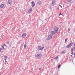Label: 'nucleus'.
<instances>
[{"instance_id":"f257e3e1","label":"nucleus","mask_w":75,"mask_h":75,"mask_svg":"<svg viewBox=\"0 0 75 75\" xmlns=\"http://www.w3.org/2000/svg\"><path fill=\"white\" fill-rule=\"evenodd\" d=\"M52 35L51 34H50L49 35L48 38H47V40H51L52 38Z\"/></svg>"},{"instance_id":"f03ea898","label":"nucleus","mask_w":75,"mask_h":75,"mask_svg":"<svg viewBox=\"0 0 75 75\" xmlns=\"http://www.w3.org/2000/svg\"><path fill=\"white\" fill-rule=\"evenodd\" d=\"M27 34H26V33H24L22 34V35L21 36V37L23 38H24L26 36Z\"/></svg>"},{"instance_id":"7ed1b4c3","label":"nucleus","mask_w":75,"mask_h":75,"mask_svg":"<svg viewBox=\"0 0 75 75\" xmlns=\"http://www.w3.org/2000/svg\"><path fill=\"white\" fill-rule=\"evenodd\" d=\"M73 44V43L71 42L68 45L66 46V48H70V47H71V46Z\"/></svg>"},{"instance_id":"20e7f679","label":"nucleus","mask_w":75,"mask_h":75,"mask_svg":"<svg viewBox=\"0 0 75 75\" xmlns=\"http://www.w3.org/2000/svg\"><path fill=\"white\" fill-rule=\"evenodd\" d=\"M59 29V28H56L54 29V32L55 33H58V31Z\"/></svg>"},{"instance_id":"39448f33","label":"nucleus","mask_w":75,"mask_h":75,"mask_svg":"<svg viewBox=\"0 0 75 75\" xmlns=\"http://www.w3.org/2000/svg\"><path fill=\"white\" fill-rule=\"evenodd\" d=\"M38 49L39 50H42L44 49V47H41V46H38Z\"/></svg>"},{"instance_id":"423d86ee","label":"nucleus","mask_w":75,"mask_h":75,"mask_svg":"<svg viewBox=\"0 0 75 75\" xmlns=\"http://www.w3.org/2000/svg\"><path fill=\"white\" fill-rule=\"evenodd\" d=\"M52 5L53 6H55V0H53L52 2Z\"/></svg>"},{"instance_id":"0eeeda50","label":"nucleus","mask_w":75,"mask_h":75,"mask_svg":"<svg viewBox=\"0 0 75 75\" xmlns=\"http://www.w3.org/2000/svg\"><path fill=\"white\" fill-rule=\"evenodd\" d=\"M42 55L40 54H37L36 57L37 58H41Z\"/></svg>"},{"instance_id":"6e6552de","label":"nucleus","mask_w":75,"mask_h":75,"mask_svg":"<svg viewBox=\"0 0 75 75\" xmlns=\"http://www.w3.org/2000/svg\"><path fill=\"white\" fill-rule=\"evenodd\" d=\"M4 7V4H2L0 5V8H3Z\"/></svg>"},{"instance_id":"1a4fd4ad","label":"nucleus","mask_w":75,"mask_h":75,"mask_svg":"<svg viewBox=\"0 0 75 75\" xmlns=\"http://www.w3.org/2000/svg\"><path fill=\"white\" fill-rule=\"evenodd\" d=\"M59 10H62V7L61 6V5H59L57 8Z\"/></svg>"},{"instance_id":"9d476101","label":"nucleus","mask_w":75,"mask_h":75,"mask_svg":"<svg viewBox=\"0 0 75 75\" xmlns=\"http://www.w3.org/2000/svg\"><path fill=\"white\" fill-rule=\"evenodd\" d=\"M33 10L31 8L29 9L28 10V11L29 13H31L32 12V11L33 10Z\"/></svg>"},{"instance_id":"9b49d317","label":"nucleus","mask_w":75,"mask_h":75,"mask_svg":"<svg viewBox=\"0 0 75 75\" xmlns=\"http://www.w3.org/2000/svg\"><path fill=\"white\" fill-rule=\"evenodd\" d=\"M32 6L33 7L35 6V3L34 1H32Z\"/></svg>"},{"instance_id":"f8f14e48","label":"nucleus","mask_w":75,"mask_h":75,"mask_svg":"<svg viewBox=\"0 0 75 75\" xmlns=\"http://www.w3.org/2000/svg\"><path fill=\"white\" fill-rule=\"evenodd\" d=\"M8 4H11L12 3V1H11V0H8Z\"/></svg>"},{"instance_id":"ddd939ff","label":"nucleus","mask_w":75,"mask_h":75,"mask_svg":"<svg viewBox=\"0 0 75 75\" xmlns=\"http://www.w3.org/2000/svg\"><path fill=\"white\" fill-rule=\"evenodd\" d=\"M27 45V42H25L24 45V49H26V45Z\"/></svg>"},{"instance_id":"4468645a","label":"nucleus","mask_w":75,"mask_h":75,"mask_svg":"<svg viewBox=\"0 0 75 75\" xmlns=\"http://www.w3.org/2000/svg\"><path fill=\"white\" fill-rule=\"evenodd\" d=\"M54 58L56 60H57L59 58V57H58V56H56Z\"/></svg>"},{"instance_id":"2eb2a0df","label":"nucleus","mask_w":75,"mask_h":75,"mask_svg":"<svg viewBox=\"0 0 75 75\" xmlns=\"http://www.w3.org/2000/svg\"><path fill=\"white\" fill-rule=\"evenodd\" d=\"M72 0H67V1L68 3H71Z\"/></svg>"},{"instance_id":"dca6fc26","label":"nucleus","mask_w":75,"mask_h":75,"mask_svg":"<svg viewBox=\"0 0 75 75\" xmlns=\"http://www.w3.org/2000/svg\"><path fill=\"white\" fill-rule=\"evenodd\" d=\"M4 57H5V59H4L5 60H6V59H7L8 58L7 56H5Z\"/></svg>"},{"instance_id":"f3484780","label":"nucleus","mask_w":75,"mask_h":75,"mask_svg":"<svg viewBox=\"0 0 75 75\" xmlns=\"http://www.w3.org/2000/svg\"><path fill=\"white\" fill-rule=\"evenodd\" d=\"M51 33L52 35H54L55 34V33L54 31H52Z\"/></svg>"},{"instance_id":"a211bd4d","label":"nucleus","mask_w":75,"mask_h":75,"mask_svg":"<svg viewBox=\"0 0 75 75\" xmlns=\"http://www.w3.org/2000/svg\"><path fill=\"white\" fill-rule=\"evenodd\" d=\"M65 52V50H64L63 52H61V53L62 54H64Z\"/></svg>"},{"instance_id":"6ab92c4d","label":"nucleus","mask_w":75,"mask_h":75,"mask_svg":"<svg viewBox=\"0 0 75 75\" xmlns=\"http://www.w3.org/2000/svg\"><path fill=\"white\" fill-rule=\"evenodd\" d=\"M38 4H39V5H40V4H41V1H39L38 2Z\"/></svg>"},{"instance_id":"aec40b11","label":"nucleus","mask_w":75,"mask_h":75,"mask_svg":"<svg viewBox=\"0 0 75 75\" xmlns=\"http://www.w3.org/2000/svg\"><path fill=\"white\" fill-rule=\"evenodd\" d=\"M2 48H3V49H5L4 48V45H3V46H2Z\"/></svg>"},{"instance_id":"412c9836","label":"nucleus","mask_w":75,"mask_h":75,"mask_svg":"<svg viewBox=\"0 0 75 75\" xmlns=\"http://www.w3.org/2000/svg\"><path fill=\"white\" fill-rule=\"evenodd\" d=\"M62 15V14H61V12H60L59 13V16H61Z\"/></svg>"},{"instance_id":"4be33fe9","label":"nucleus","mask_w":75,"mask_h":75,"mask_svg":"<svg viewBox=\"0 0 75 75\" xmlns=\"http://www.w3.org/2000/svg\"><path fill=\"white\" fill-rule=\"evenodd\" d=\"M60 67H61V64H59V65L58 68H59Z\"/></svg>"},{"instance_id":"5701e85b","label":"nucleus","mask_w":75,"mask_h":75,"mask_svg":"<svg viewBox=\"0 0 75 75\" xmlns=\"http://www.w3.org/2000/svg\"><path fill=\"white\" fill-rule=\"evenodd\" d=\"M67 42V38H66L65 39V42Z\"/></svg>"},{"instance_id":"b1692460","label":"nucleus","mask_w":75,"mask_h":75,"mask_svg":"<svg viewBox=\"0 0 75 75\" xmlns=\"http://www.w3.org/2000/svg\"><path fill=\"white\" fill-rule=\"evenodd\" d=\"M70 30H71V29H70V28H69L68 29V31L69 32V31H70Z\"/></svg>"},{"instance_id":"393cba45","label":"nucleus","mask_w":75,"mask_h":75,"mask_svg":"<svg viewBox=\"0 0 75 75\" xmlns=\"http://www.w3.org/2000/svg\"><path fill=\"white\" fill-rule=\"evenodd\" d=\"M71 52H73V48L72 47L71 48Z\"/></svg>"},{"instance_id":"a878e982","label":"nucleus","mask_w":75,"mask_h":75,"mask_svg":"<svg viewBox=\"0 0 75 75\" xmlns=\"http://www.w3.org/2000/svg\"><path fill=\"white\" fill-rule=\"evenodd\" d=\"M3 50V49H2L1 48H0V51H1V50Z\"/></svg>"},{"instance_id":"bb28decb","label":"nucleus","mask_w":75,"mask_h":75,"mask_svg":"<svg viewBox=\"0 0 75 75\" xmlns=\"http://www.w3.org/2000/svg\"><path fill=\"white\" fill-rule=\"evenodd\" d=\"M71 54H72V55H73V54H74V53H73V52H71Z\"/></svg>"},{"instance_id":"cd10ccee","label":"nucleus","mask_w":75,"mask_h":75,"mask_svg":"<svg viewBox=\"0 0 75 75\" xmlns=\"http://www.w3.org/2000/svg\"><path fill=\"white\" fill-rule=\"evenodd\" d=\"M9 43V42H7V44H8Z\"/></svg>"},{"instance_id":"c85d7f7f","label":"nucleus","mask_w":75,"mask_h":75,"mask_svg":"<svg viewBox=\"0 0 75 75\" xmlns=\"http://www.w3.org/2000/svg\"><path fill=\"white\" fill-rule=\"evenodd\" d=\"M41 68H40L39 70H41Z\"/></svg>"},{"instance_id":"c756f323","label":"nucleus","mask_w":75,"mask_h":75,"mask_svg":"<svg viewBox=\"0 0 75 75\" xmlns=\"http://www.w3.org/2000/svg\"><path fill=\"white\" fill-rule=\"evenodd\" d=\"M74 55H75V52L74 53Z\"/></svg>"},{"instance_id":"7c9ffc66","label":"nucleus","mask_w":75,"mask_h":75,"mask_svg":"<svg viewBox=\"0 0 75 75\" xmlns=\"http://www.w3.org/2000/svg\"><path fill=\"white\" fill-rule=\"evenodd\" d=\"M71 57H72V55H71Z\"/></svg>"}]
</instances>
